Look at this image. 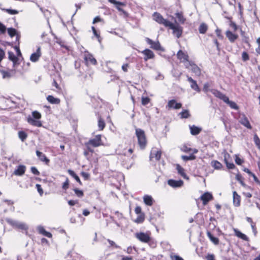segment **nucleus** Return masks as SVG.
I'll return each instance as SVG.
<instances>
[{"label": "nucleus", "mask_w": 260, "mask_h": 260, "mask_svg": "<svg viewBox=\"0 0 260 260\" xmlns=\"http://www.w3.org/2000/svg\"><path fill=\"white\" fill-rule=\"evenodd\" d=\"M189 128L190 130L191 134L193 136H196L199 134L200 132L202 131V128L201 127L196 126L194 125L191 126L190 125Z\"/></svg>", "instance_id": "obj_23"}, {"label": "nucleus", "mask_w": 260, "mask_h": 260, "mask_svg": "<svg viewBox=\"0 0 260 260\" xmlns=\"http://www.w3.org/2000/svg\"><path fill=\"white\" fill-rule=\"evenodd\" d=\"M47 101L52 104H59L60 100L59 99L55 98L52 95H48L47 98Z\"/></svg>", "instance_id": "obj_27"}, {"label": "nucleus", "mask_w": 260, "mask_h": 260, "mask_svg": "<svg viewBox=\"0 0 260 260\" xmlns=\"http://www.w3.org/2000/svg\"><path fill=\"white\" fill-rule=\"evenodd\" d=\"M253 140L255 145L260 149V139L256 134L254 135Z\"/></svg>", "instance_id": "obj_42"}, {"label": "nucleus", "mask_w": 260, "mask_h": 260, "mask_svg": "<svg viewBox=\"0 0 260 260\" xmlns=\"http://www.w3.org/2000/svg\"><path fill=\"white\" fill-rule=\"evenodd\" d=\"M81 175L85 180H88L89 179L90 175L88 173L82 172H81Z\"/></svg>", "instance_id": "obj_54"}, {"label": "nucleus", "mask_w": 260, "mask_h": 260, "mask_svg": "<svg viewBox=\"0 0 260 260\" xmlns=\"http://www.w3.org/2000/svg\"><path fill=\"white\" fill-rule=\"evenodd\" d=\"M189 65L191 67V71L192 72L197 75H200L201 71L200 68L195 64L189 61Z\"/></svg>", "instance_id": "obj_29"}, {"label": "nucleus", "mask_w": 260, "mask_h": 260, "mask_svg": "<svg viewBox=\"0 0 260 260\" xmlns=\"http://www.w3.org/2000/svg\"><path fill=\"white\" fill-rule=\"evenodd\" d=\"M135 235L136 237L142 242L148 243L151 241V237L147 234L140 232L136 233Z\"/></svg>", "instance_id": "obj_7"}, {"label": "nucleus", "mask_w": 260, "mask_h": 260, "mask_svg": "<svg viewBox=\"0 0 260 260\" xmlns=\"http://www.w3.org/2000/svg\"><path fill=\"white\" fill-rule=\"evenodd\" d=\"M6 30V26L1 22H0V34L5 33Z\"/></svg>", "instance_id": "obj_56"}, {"label": "nucleus", "mask_w": 260, "mask_h": 260, "mask_svg": "<svg viewBox=\"0 0 260 260\" xmlns=\"http://www.w3.org/2000/svg\"><path fill=\"white\" fill-rule=\"evenodd\" d=\"M32 118L34 119H40L41 118V114L37 111H35L32 112Z\"/></svg>", "instance_id": "obj_43"}, {"label": "nucleus", "mask_w": 260, "mask_h": 260, "mask_svg": "<svg viewBox=\"0 0 260 260\" xmlns=\"http://www.w3.org/2000/svg\"><path fill=\"white\" fill-rule=\"evenodd\" d=\"M108 1L110 3L115 5L116 8L119 11L122 12L123 13H125V12L123 10V9L120 7V6H124V3L120 2H117L115 0H108Z\"/></svg>", "instance_id": "obj_25"}, {"label": "nucleus", "mask_w": 260, "mask_h": 260, "mask_svg": "<svg viewBox=\"0 0 260 260\" xmlns=\"http://www.w3.org/2000/svg\"><path fill=\"white\" fill-rule=\"evenodd\" d=\"M26 167L24 165H19L13 172V174L16 176H22L25 172Z\"/></svg>", "instance_id": "obj_14"}, {"label": "nucleus", "mask_w": 260, "mask_h": 260, "mask_svg": "<svg viewBox=\"0 0 260 260\" xmlns=\"http://www.w3.org/2000/svg\"><path fill=\"white\" fill-rule=\"evenodd\" d=\"M84 59L85 64L88 66L89 63L95 65L97 63L96 60L94 58L93 55L88 52H85L84 54Z\"/></svg>", "instance_id": "obj_4"}, {"label": "nucleus", "mask_w": 260, "mask_h": 260, "mask_svg": "<svg viewBox=\"0 0 260 260\" xmlns=\"http://www.w3.org/2000/svg\"><path fill=\"white\" fill-rule=\"evenodd\" d=\"M74 191L77 197H78L79 198H81V197H83L84 193L82 190H80L78 188H75L74 189Z\"/></svg>", "instance_id": "obj_47"}, {"label": "nucleus", "mask_w": 260, "mask_h": 260, "mask_svg": "<svg viewBox=\"0 0 260 260\" xmlns=\"http://www.w3.org/2000/svg\"><path fill=\"white\" fill-rule=\"evenodd\" d=\"M88 144H91L93 147H96L102 145L101 140V135H98L93 139H90L88 142Z\"/></svg>", "instance_id": "obj_8"}, {"label": "nucleus", "mask_w": 260, "mask_h": 260, "mask_svg": "<svg viewBox=\"0 0 260 260\" xmlns=\"http://www.w3.org/2000/svg\"><path fill=\"white\" fill-rule=\"evenodd\" d=\"M98 127L99 130L102 131L105 127V122L103 119L101 117L99 118L98 120Z\"/></svg>", "instance_id": "obj_35"}, {"label": "nucleus", "mask_w": 260, "mask_h": 260, "mask_svg": "<svg viewBox=\"0 0 260 260\" xmlns=\"http://www.w3.org/2000/svg\"><path fill=\"white\" fill-rule=\"evenodd\" d=\"M213 196L211 193L209 192L204 193L201 197V199L203 201L204 205H206L207 203L213 199Z\"/></svg>", "instance_id": "obj_13"}, {"label": "nucleus", "mask_w": 260, "mask_h": 260, "mask_svg": "<svg viewBox=\"0 0 260 260\" xmlns=\"http://www.w3.org/2000/svg\"><path fill=\"white\" fill-rule=\"evenodd\" d=\"M143 200L144 203L147 205L151 206L153 204L154 202V200L152 198V197L149 195H145L143 197Z\"/></svg>", "instance_id": "obj_22"}, {"label": "nucleus", "mask_w": 260, "mask_h": 260, "mask_svg": "<svg viewBox=\"0 0 260 260\" xmlns=\"http://www.w3.org/2000/svg\"><path fill=\"white\" fill-rule=\"evenodd\" d=\"M41 56L40 48L39 47L37 49V52L32 53L30 57V59L32 62H36L38 61L39 57Z\"/></svg>", "instance_id": "obj_21"}, {"label": "nucleus", "mask_w": 260, "mask_h": 260, "mask_svg": "<svg viewBox=\"0 0 260 260\" xmlns=\"http://www.w3.org/2000/svg\"><path fill=\"white\" fill-rule=\"evenodd\" d=\"M210 91L217 98L220 100H222L224 102L229 101V98L226 96L224 94L222 93L218 90L215 89H212Z\"/></svg>", "instance_id": "obj_9"}, {"label": "nucleus", "mask_w": 260, "mask_h": 260, "mask_svg": "<svg viewBox=\"0 0 260 260\" xmlns=\"http://www.w3.org/2000/svg\"><path fill=\"white\" fill-rule=\"evenodd\" d=\"M36 186L39 193L40 194V195H42L43 193V190L42 188L41 185L39 184H37Z\"/></svg>", "instance_id": "obj_59"}, {"label": "nucleus", "mask_w": 260, "mask_h": 260, "mask_svg": "<svg viewBox=\"0 0 260 260\" xmlns=\"http://www.w3.org/2000/svg\"><path fill=\"white\" fill-rule=\"evenodd\" d=\"M85 146L87 148L88 151L91 153H93L94 152L93 149L90 147V146H91V144H88V143L87 142L85 144Z\"/></svg>", "instance_id": "obj_63"}, {"label": "nucleus", "mask_w": 260, "mask_h": 260, "mask_svg": "<svg viewBox=\"0 0 260 260\" xmlns=\"http://www.w3.org/2000/svg\"><path fill=\"white\" fill-rule=\"evenodd\" d=\"M8 222L16 229L25 231L28 229L27 226L24 223L13 220H9Z\"/></svg>", "instance_id": "obj_5"}, {"label": "nucleus", "mask_w": 260, "mask_h": 260, "mask_svg": "<svg viewBox=\"0 0 260 260\" xmlns=\"http://www.w3.org/2000/svg\"><path fill=\"white\" fill-rule=\"evenodd\" d=\"M136 135L140 148L141 149H144L147 143L144 131L141 128H136Z\"/></svg>", "instance_id": "obj_1"}, {"label": "nucleus", "mask_w": 260, "mask_h": 260, "mask_svg": "<svg viewBox=\"0 0 260 260\" xmlns=\"http://www.w3.org/2000/svg\"><path fill=\"white\" fill-rule=\"evenodd\" d=\"M233 204L235 206L239 207L240 205L241 198L236 191H233Z\"/></svg>", "instance_id": "obj_20"}, {"label": "nucleus", "mask_w": 260, "mask_h": 260, "mask_svg": "<svg viewBox=\"0 0 260 260\" xmlns=\"http://www.w3.org/2000/svg\"><path fill=\"white\" fill-rule=\"evenodd\" d=\"M12 62L13 63V67H16L18 66L20 64L19 59L18 57H16L15 58V59L12 60Z\"/></svg>", "instance_id": "obj_52"}, {"label": "nucleus", "mask_w": 260, "mask_h": 260, "mask_svg": "<svg viewBox=\"0 0 260 260\" xmlns=\"http://www.w3.org/2000/svg\"><path fill=\"white\" fill-rule=\"evenodd\" d=\"M224 161L226 164V166L227 168L229 169H233L235 167V165L233 164V162H228L226 157H224Z\"/></svg>", "instance_id": "obj_45"}, {"label": "nucleus", "mask_w": 260, "mask_h": 260, "mask_svg": "<svg viewBox=\"0 0 260 260\" xmlns=\"http://www.w3.org/2000/svg\"><path fill=\"white\" fill-rule=\"evenodd\" d=\"M37 230H38L39 233L42 235H43L45 233V232L46 231H45L44 228L42 226H38Z\"/></svg>", "instance_id": "obj_60"}, {"label": "nucleus", "mask_w": 260, "mask_h": 260, "mask_svg": "<svg viewBox=\"0 0 260 260\" xmlns=\"http://www.w3.org/2000/svg\"><path fill=\"white\" fill-rule=\"evenodd\" d=\"M38 120L39 119H34L30 116H28L27 119L28 123L30 124L37 127H41L42 126V123L40 121Z\"/></svg>", "instance_id": "obj_16"}, {"label": "nucleus", "mask_w": 260, "mask_h": 260, "mask_svg": "<svg viewBox=\"0 0 260 260\" xmlns=\"http://www.w3.org/2000/svg\"><path fill=\"white\" fill-rule=\"evenodd\" d=\"M207 235L209 239L215 245H217L219 243L218 238L215 237L210 232L208 231Z\"/></svg>", "instance_id": "obj_28"}, {"label": "nucleus", "mask_w": 260, "mask_h": 260, "mask_svg": "<svg viewBox=\"0 0 260 260\" xmlns=\"http://www.w3.org/2000/svg\"><path fill=\"white\" fill-rule=\"evenodd\" d=\"M224 102L228 104L232 109L237 110L239 108L236 103L233 101H231L229 100V101Z\"/></svg>", "instance_id": "obj_40"}, {"label": "nucleus", "mask_w": 260, "mask_h": 260, "mask_svg": "<svg viewBox=\"0 0 260 260\" xmlns=\"http://www.w3.org/2000/svg\"><path fill=\"white\" fill-rule=\"evenodd\" d=\"M168 27L173 30V34L177 38H179L181 37L183 32V27L178 23H176V24H173L170 22Z\"/></svg>", "instance_id": "obj_2"}, {"label": "nucleus", "mask_w": 260, "mask_h": 260, "mask_svg": "<svg viewBox=\"0 0 260 260\" xmlns=\"http://www.w3.org/2000/svg\"><path fill=\"white\" fill-rule=\"evenodd\" d=\"M144 214L142 213L138 216V217L136 218L135 221V222L138 223H142L144 221Z\"/></svg>", "instance_id": "obj_44"}, {"label": "nucleus", "mask_w": 260, "mask_h": 260, "mask_svg": "<svg viewBox=\"0 0 260 260\" xmlns=\"http://www.w3.org/2000/svg\"><path fill=\"white\" fill-rule=\"evenodd\" d=\"M168 106L169 108L179 109L181 108L182 104L180 103H177L175 100H171L168 102Z\"/></svg>", "instance_id": "obj_15"}, {"label": "nucleus", "mask_w": 260, "mask_h": 260, "mask_svg": "<svg viewBox=\"0 0 260 260\" xmlns=\"http://www.w3.org/2000/svg\"><path fill=\"white\" fill-rule=\"evenodd\" d=\"M142 53L145 55L144 57L145 61H147L150 59H153L155 56L154 53L149 49H146L142 51Z\"/></svg>", "instance_id": "obj_12"}, {"label": "nucleus", "mask_w": 260, "mask_h": 260, "mask_svg": "<svg viewBox=\"0 0 260 260\" xmlns=\"http://www.w3.org/2000/svg\"><path fill=\"white\" fill-rule=\"evenodd\" d=\"M187 80L190 83V87L194 90L199 92H200V89L197 84V82L193 80L191 77L187 76Z\"/></svg>", "instance_id": "obj_17"}, {"label": "nucleus", "mask_w": 260, "mask_h": 260, "mask_svg": "<svg viewBox=\"0 0 260 260\" xmlns=\"http://www.w3.org/2000/svg\"><path fill=\"white\" fill-rule=\"evenodd\" d=\"M152 16L154 20L160 24L164 25L166 27H168L171 22L169 20L164 18L158 12H154Z\"/></svg>", "instance_id": "obj_3"}, {"label": "nucleus", "mask_w": 260, "mask_h": 260, "mask_svg": "<svg viewBox=\"0 0 260 260\" xmlns=\"http://www.w3.org/2000/svg\"><path fill=\"white\" fill-rule=\"evenodd\" d=\"M91 29L92 30V31H93V33L94 35L98 39L99 41H100V34L97 32L95 28V27L94 26H92Z\"/></svg>", "instance_id": "obj_57"}, {"label": "nucleus", "mask_w": 260, "mask_h": 260, "mask_svg": "<svg viewBox=\"0 0 260 260\" xmlns=\"http://www.w3.org/2000/svg\"><path fill=\"white\" fill-rule=\"evenodd\" d=\"M207 260H215V256L213 254H208L206 256Z\"/></svg>", "instance_id": "obj_64"}, {"label": "nucleus", "mask_w": 260, "mask_h": 260, "mask_svg": "<svg viewBox=\"0 0 260 260\" xmlns=\"http://www.w3.org/2000/svg\"><path fill=\"white\" fill-rule=\"evenodd\" d=\"M242 60L244 61H246L249 60V55L248 54V53L246 52H243L242 54Z\"/></svg>", "instance_id": "obj_48"}, {"label": "nucleus", "mask_w": 260, "mask_h": 260, "mask_svg": "<svg viewBox=\"0 0 260 260\" xmlns=\"http://www.w3.org/2000/svg\"><path fill=\"white\" fill-rule=\"evenodd\" d=\"M178 58L182 62L185 61H188L189 56L187 54L184 53L182 50H180L177 53Z\"/></svg>", "instance_id": "obj_18"}, {"label": "nucleus", "mask_w": 260, "mask_h": 260, "mask_svg": "<svg viewBox=\"0 0 260 260\" xmlns=\"http://www.w3.org/2000/svg\"><path fill=\"white\" fill-rule=\"evenodd\" d=\"M36 154L41 161L45 162L46 165H48L50 162V160L42 152L39 150L36 151Z\"/></svg>", "instance_id": "obj_19"}, {"label": "nucleus", "mask_w": 260, "mask_h": 260, "mask_svg": "<svg viewBox=\"0 0 260 260\" xmlns=\"http://www.w3.org/2000/svg\"><path fill=\"white\" fill-rule=\"evenodd\" d=\"M69 180L67 178L66 181L64 182H63L62 186V188L63 189L66 190L69 188Z\"/></svg>", "instance_id": "obj_55"}, {"label": "nucleus", "mask_w": 260, "mask_h": 260, "mask_svg": "<svg viewBox=\"0 0 260 260\" xmlns=\"http://www.w3.org/2000/svg\"><path fill=\"white\" fill-rule=\"evenodd\" d=\"M235 235L239 238L242 239L243 240L246 241H249V238L245 234L242 233L240 231L238 230H235Z\"/></svg>", "instance_id": "obj_30"}, {"label": "nucleus", "mask_w": 260, "mask_h": 260, "mask_svg": "<svg viewBox=\"0 0 260 260\" xmlns=\"http://www.w3.org/2000/svg\"><path fill=\"white\" fill-rule=\"evenodd\" d=\"M182 159L184 161H187L189 160H194L196 157L193 154L190 155L189 156L182 155L181 156Z\"/></svg>", "instance_id": "obj_41"}, {"label": "nucleus", "mask_w": 260, "mask_h": 260, "mask_svg": "<svg viewBox=\"0 0 260 260\" xmlns=\"http://www.w3.org/2000/svg\"><path fill=\"white\" fill-rule=\"evenodd\" d=\"M179 115H180L181 118H187L190 116L188 110H183Z\"/></svg>", "instance_id": "obj_34"}, {"label": "nucleus", "mask_w": 260, "mask_h": 260, "mask_svg": "<svg viewBox=\"0 0 260 260\" xmlns=\"http://www.w3.org/2000/svg\"><path fill=\"white\" fill-rule=\"evenodd\" d=\"M5 11H6L7 12H8L9 14L11 15H15L18 13V11L16 10H12V9H4Z\"/></svg>", "instance_id": "obj_49"}, {"label": "nucleus", "mask_w": 260, "mask_h": 260, "mask_svg": "<svg viewBox=\"0 0 260 260\" xmlns=\"http://www.w3.org/2000/svg\"><path fill=\"white\" fill-rule=\"evenodd\" d=\"M68 172L69 173V174L72 176L79 183V184L80 185L82 184V182L79 178V177H78V176L74 172V171L73 170H68Z\"/></svg>", "instance_id": "obj_32"}, {"label": "nucleus", "mask_w": 260, "mask_h": 260, "mask_svg": "<svg viewBox=\"0 0 260 260\" xmlns=\"http://www.w3.org/2000/svg\"><path fill=\"white\" fill-rule=\"evenodd\" d=\"M176 169L178 171V173L181 175L183 177L185 178L186 174L184 173V169L179 165H177Z\"/></svg>", "instance_id": "obj_36"}, {"label": "nucleus", "mask_w": 260, "mask_h": 260, "mask_svg": "<svg viewBox=\"0 0 260 260\" xmlns=\"http://www.w3.org/2000/svg\"><path fill=\"white\" fill-rule=\"evenodd\" d=\"M175 15L176 18H177L178 21L181 24H184L186 19L184 17L183 14L182 12H177L175 13Z\"/></svg>", "instance_id": "obj_31"}, {"label": "nucleus", "mask_w": 260, "mask_h": 260, "mask_svg": "<svg viewBox=\"0 0 260 260\" xmlns=\"http://www.w3.org/2000/svg\"><path fill=\"white\" fill-rule=\"evenodd\" d=\"M8 33L11 37H13L16 35V30L13 28H9Z\"/></svg>", "instance_id": "obj_46"}, {"label": "nucleus", "mask_w": 260, "mask_h": 260, "mask_svg": "<svg viewBox=\"0 0 260 260\" xmlns=\"http://www.w3.org/2000/svg\"><path fill=\"white\" fill-rule=\"evenodd\" d=\"M236 179L240 182L242 186L247 187V185L244 182L243 178L240 174H237Z\"/></svg>", "instance_id": "obj_39"}, {"label": "nucleus", "mask_w": 260, "mask_h": 260, "mask_svg": "<svg viewBox=\"0 0 260 260\" xmlns=\"http://www.w3.org/2000/svg\"><path fill=\"white\" fill-rule=\"evenodd\" d=\"M107 241L109 242V243L110 244V246H114L116 248H119V246L117 245L114 241H113L110 239H108Z\"/></svg>", "instance_id": "obj_62"}, {"label": "nucleus", "mask_w": 260, "mask_h": 260, "mask_svg": "<svg viewBox=\"0 0 260 260\" xmlns=\"http://www.w3.org/2000/svg\"><path fill=\"white\" fill-rule=\"evenodd\" d=\"M209 87H210V85L208 83H205L204 85V87H203V90L205 92H208L209 90H210L209 89Z\"/></svg>", "instance_id": "obj_61"}, {"label": "nucleus", "mask_w": 260, "mask_h": 260, "mask_svg": "<svg viewBox=\"0 0 260 260\" xmlns=\"http://www.w3.org/2000/svg\"><path fill=\"white\" fill-rule=\"evenodd\" d=\"M235 162L237 165H240L243 162V160L239 158L237 155H236Z\"/></svg>", "instance_id": "obj_58"}, {"label": "nucleus", "mask_w": 260, "mask_h": 260, "mask_svg": "<svg viewBox=\"0 0 260 260\" xmlns=\"http://www.w3.org/2000/svg\"><path fill=\"white\" fill-rule=\"evenodd\" d=\"M18 137L22 142H24L26 139L27 135L24 131H19L18 132Z\"/></svg>", "instance_id": "obj_37"}, {"label": "nucleus", "mask_w": 260, "mask_h": 260, "mask_svg": "<svg viewBox=\"0 0 260 260\" xmlns=\"http://www.w3.org/2000/svg\"><path fill=\"white\" fill-rule=\"evenodd\" d=\"M225 35L226 37L232 43L234 42L238 38V36L237 35L233 34L230 30L226 31Z\"/></svg>", "instance_id": "obj_24"}, {"label": "nucleus", "mask_w": 260, "mask_h": 260, "mask_svg": "<svg viewBox=\"0 0 260 260\" xmlns=\"http://www.w3.org/2000/svg\"><path fill=\"white\" fill-rule=\"evenodd\" d=\"M161 155V153L160 151H152L150 155V158L151 159L152 158L154 157L156 160H159L160 158Z\"/></svg>", "instance_id": "obj_26"}, {"label": "nucleus", "mask_w": 260, "mask_h": 260, "mask_svg": "<svg viewBox=\"0 0 260 260\" xmlns=\"http://www.w3.org/2000/svg\"><path fill=\"white\" fill-rule=\"evenodd\" d=\"M31 172L35 175H39L40 172L35 167H31L30 168Z\"/></svg>", "instance_id": "obj_53"}, {"label": "nucleus", "mask_w": 260, "mask_h": 260, "mask_svg": "<svg viewBox=\"0 0 260 260\" xmlns=\"http://www.w3.org/2000/svg\"><path fill=\"white\" fill-rule=\"evenodd\" d=\"M168 184L172 187L177 188L181 187L183 184V181L181 180H175L173 179H169L168 181Z\"/></svg>", "instance_id": "obj_11"}, {"label": "nucleus", "mask_w": 260, "mask_h": 260, "mask_svg": "<svg viewBox=\"0 0 260 260\" xmlns=\"http://www.w3.org/2000/svg\"><path fill=\"white\" fill-rule=\"evenodd\" d=\"M150 102V99L149 98H142V104L143 105H146Z\"/></svg>", "instance_id": "obj_50"}, {"label": "nucleus", "mask_w": 260, "mask_h": 260, "mask_svg": "<svg viewBox=\"0 0 260 260\" xmlns=\"http://www.w3.org/2000/svg\"><path fill=\"white\" fill-rule=\"evenodd\" d=\"M211 166L215 169H220L222 167L221 164L217 160H213L211 162Z\"/></svg>", "instance_id": "obj_38"}, {"label": "nucleus", "mask_w": 260, "mask_h": 260, "mask_svg": "<svg viewBox=\"0 0 260 260\" xmlns=\"http://www.w3.org/2000/svg\"><path fill=\"white\" fill-rule=\"evenodd\" d=\"M239 122L246 127L247 128L251 129L252 127L248 120L247 118L244 114L241 115L239 117Z\"/></svg>", "instance_id": "obj_10"}, {"label": "nucleus", "mask_w": 260, "mask_h": 260, "mask_svg": "<svg viewBox=\"0 0 260 260\" xmlns=\"http://www.w3.org/2000/svg\"><path fill=\"white\" fill-rule=\"evenodd\" d=\"M208 29V26L205 23H202L199 26V30L201 34H205Z\"/></svg>", "instance_id": "obj_33"}, {"label": "nucleus", "mask_w": 260, "mask_h": 260, "mask_svg": "<svg viewBox=\"0 0 260 260\" xmlns=\"http://www.w3.org/2000/svg\"><path fill=\"white\" fill-rule=\"evenodd\" d=\"M17 56H16L13 53V52H11V51H9L8 52V58L9 60H11L12 61V60H13L15 57H16Z\"/></svg>", "instance_id": "obj_51"}, {"label": "nucleus", "mask_w": 260, "mask_h": 260, "mask_svg": "<svg viewBox=\"0 0 260 260\" xmlns=\"http://www.w3.org/2000/svg\"><path fill=\"white\" fill-rule=\"evenodd\" d=\"M146 41L150 45V47L155 50H163L161 45L158 41H153L151 39L146 38Z\"/></svg>", "instance_id": "obj_6"}]
</instances>
